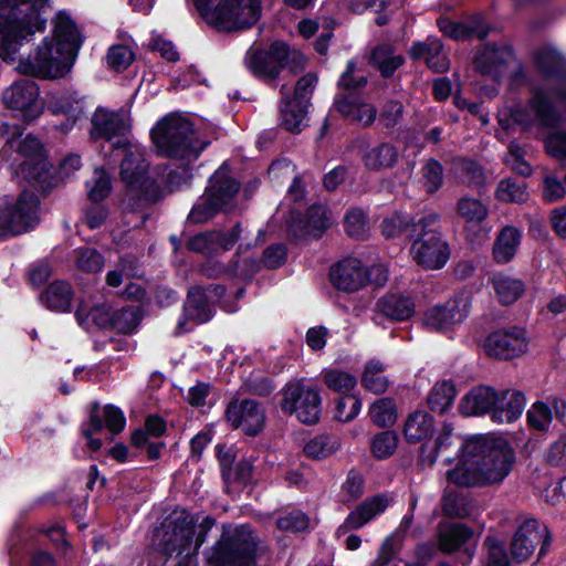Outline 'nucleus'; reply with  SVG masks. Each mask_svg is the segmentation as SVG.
<instances>
[{"instance_id": "f257e3e1", "label": "nucleus", "mask_w": 566, "mask_h": 566, "mask_svg": "<svg viewBox=\"0 0 566 566\" xmlns=\"http://www.w3.org/2000/svg\"><path fill=\"white\" fill-rule=\"evenodd\" d=\"M514 452L501 438L476 434L461 444V461L447 473L459 486H485L502 483L511 473Z\"/></svg>"}, {"instance_id": "f03ea898", "label": "nucleus", "mask_w": 566, "mask_h": 566, "mask_svg": "<svg viewBox=\"0 0 566 566\" xmlns=\"http://www.w3.org/2000/svg\"><path fill=\"white\" fill-rule=\"evenodd\" d=\"M83 44L82 34L74 21L64 12L52 20V29L24 60L19 61V73L43 80L66 76L74 66Z\"/></svg>"}, {"instance_id": "7ed1b4c3", "label": "nucleus", "mask_w": 566, "mask_h": 566, "mask_svg": "<svg viewBox=\"0 0 566 566\" xmlns=\"http://www.w3.org/2000/svg\"><path fill=\"white\" fill-rule=\"evenodd\" d=\"M46 0H0V57L13 62L21 46L45 29Z\"/></svg>"}, {"instance_id": "20e7f679", "label": "nucleus", "mask_w": 566, "mask_h": 566, "mask_svg": "<svg viewBox=\"0 0 566 566\" xmlns=\"http://www.w3.org/2000/svg\"><path fill=\"white\" fill-rule=\"evenodd\" d=\"M116 145L124 150L119 176L127 188L125 201L136 199L137 206H140L144 201H156L161 198L164 195L163 178L156 170H149L145 149L128 139L117 142Z\"/></svg>"}, {"instance_id": "39448f33", "label": "nucleus", "mask_w": 566, "mask_h": 566, "mask_svg": "<svg viewBox=\"0 0 566 566\" xmlns=\"http://www.w3.org/2000/svg\"><path fill=\"white\" fill-rule=\"evenodd\" d=\"M213 524L212 518L205 517L196 528L193 518L188 512H176L167 517L161 528L157 531L160 549L168 557H195Z\"/></svg>"}, {"instance_id": "423d86ee", "label": "nucleus", "mask_w": 566, "mask_h": 566, "mask_svg": "<svg viewBox=\"0 0 566 566\" xmlns=\"http://www.w3.org/2000/svg\"><path fill=\"white\" fill-rule=\"evenodd\" d=\"M563 114H566V81L559 83L556 92L535 90L528 107L516 106L500 112L499 123L504 129H509L511 123L507 117L511 116L513 122L523 127L535 123L542 127H553L562 120Z\"/></svg>"}, {"instance_id": "0eeeda50", "label": "nucleus", "mask_w": 566, "mask_h": 566, "mask_svg": "<svg viewBox=\"0 0 566 566\" xmlns=\"http://www.w3.org/2000/svg\"><path fill=\"white\" fill-rule=\"evenodd\" d=\"M151 138L163 156L195 160L207 146L196 136L190 122L177 114H170L159 120L151 129Z\"/></svg>"}, {"instance_id": "6e6552de", "label": "nucleus", "mask_w": 566, "mask_h": 566, "mask_svg": "<svg viewBox=\"0 0 566 566\" xmlns=\"http://www.w3.org/2000/svg\"><path fill=\"white\" fill-rule=\"evenodd\" d=\"M200 15L222 31L252 27L261 17L260 0H193Z\"/></svg>"}, {"instance_id": "1a4fd4ad", "label": "nucleus", "mask_w": 566, "mask_h": 566, "mask_svg": "<svg viewBox=\"0 0 566 566\" xmlns=\"http://www.w3.org/2000/svg\"><path fill=\"white\" fill-rule=\"evenodd\" d=\"M438 220L437 213L429 212L413 222L411 230V237L418 238L411 247L412 258L419 265L430 270L443 268L450 258L448 244L434 231Z\"/></svg>"}, {"instance_id": "9d476101", "label": "nucleus", "mask_w": 566, "mask_h": 566, "mask_svg": "<svg viewBox=\"0 0 566 566\" xmlns=\"http://www.w3.org/2000/svg\"><path fill=\"white\" fill-rule=\"evenodd\" d=\"M239 184L229 176L226 166H221L210 178L206 192L200 197L189 213L195 223H203L220 211H227L234 206Z\"/></svg>"}, {"instance_id": "9b49d317", "label": "nucleus", "mask_w": 566, "mask_h": 566, "mask_svg": "<svg viewBox=\"0 0 566 566\" xmlns=\"http://www.w3.org/2000/svg\"><path fill=\"white\" fill-rule=\"evenodd\" d=\"M262 549L252 531L240 526L232 535H223L207 555L209 566H256L255 557Z\"/></svg>"}, {"instance_id": "f8f14e48", "label": "nucleus", "mask_w": 566, "mask_h": 566, "mask_svg": "<svg viewBox=\"0 0 566 566\" xmlns=\"http://www.w3.org/2000/svg\"><path fill=\"white\" fill-rule=\"evenodd\" d=\"M329 277L337 290L356 292L369 283L382 285L388 279V271L381 264L368 268L360 260L348 258L332 266Z\"/></svg>"}, {"instance_id": "ddd939ff", "label": "nucleus", "mask_w": 566, "mask_h": 566, "mask_svg": "<svg viewBox=\"0 0 566 566\" xmlns=\"http://www.w3.org/2000/svg\"><path fill=\"white\" fill-rule=\"evenodd\" d=\"M245 63L254 75L272 80L286 66L292 72L297 67L303 69L305 56L297 51H290L284 42L277 41L271 45L269 52L249 51Z\"/></svg>"}, {"instance_id": "4468645a", "label": "nucleus", "mask_w": 566, "mask_h": 566, "mask_svg": "<svg viewBox=\"0 0 566 566\" xmlns=\"http://www.w3.org/2000/svg\"><path fill=\"white\" fill-rule=\"evenodd\" d=\"M39 222V199L24 191L15 200H0V235L20 234Z\"/></svg>"}, {"instance_id": "2eb2a0df", "label": "nucleus", "mask_w": 566, "mask_h": 566, "mask_svg": "<svg viewBox=\"0 0 566 566\" xmlns=\"http://www.w3.org/2000/svg\"><path fill=\"white\" fill-rule=\"evenodd\" d=\"M11 148L17 150L20 160L19 174L40 189L44 190V184L49 176V166L40 140L31 135L23 139L12 137L8 139Z\"/></svg>"}, {"instance_id": "dca6fc26", "label": "nucleus", "mask_w": 566, "mask_h": 566, "mask_svg": "<svg viewBox=\"0 0 566 566\" xmlns=\"http://www.w3.org/2000/svg\"><path fill=\"white\" fill-rule=\"evenodd\" d=\"M281 408L284 412L295 415L305 424H314L321 416L319 392L301 382H291L283 389Z\"/></svg>"}, {"instance_id": "f3484780", "label": "nucleus", "mask_w": 566, "mask_h": 566, "mask_svg": "<svg viewBox=\"0 0 566 566\" xmlns=\"http://www.w3.org/2000/svg\"><path fill=\"white\" fill-rule=\"evenodd\" d=\"M4 105L17 112L27 122L36 119L44 109L40 99V88L31 80H21L12 83L2 93Z\"/></svg>"}, {"instance_id": "a211bd4d", "label": "nucleus", "mask_w": 566, "mask_h": 566, "mask_svg": "<svg viewBox=\"0 0 566 566\" xmlns=\"http://www.w3.org/2000/svg\"><path fill=\"white\" fill-rule=\"evenodd\" d=\"M470 308L469 296L460 294L444 305L429 308L423 316V325L430 331L447 332L461 324L468 317Z\"/></svg>"}, {"instance_id": "6ab92c4d", "label": "nucleus", "mask_w": 566, "mask_h": 566, "mask_svg": "<svg viewBox=\"0 0 566 566\" xmlns=\"http://www.w3.org/2000/svg\"><path fill=\"white\" fill-rule=\"evenodd\" d=\"M476 69L496 81L517 73L520 64L509 46H488L474 60Z\"/></svg>"}, {"instance_id": "aec40b11", "label": "nucleus", "mask_w": 566, "mask_h": 566, "mask_svg": "<svg viewBox=\"0 0 566 566\" xmlns=\"http://www.w3.org/2000/svg\"><path fill=\"white\" fill-rule=\"evenodd\" d=\"M226 416L233 428L241 429L249 436L258 434L265 423L264 408L251 399L231 401Z\"/></svg>"}, {"instance_id": "412c9836", "label": "nucleus", "mask_w": 566, "mask_h": 566, "mask_svg": "<svg viewBox=\"0 0 566 566\" xmlns=\"http://www.w3.org/2000/svg\"><path fill=\"white\" fill-rule=\"evenodd\" d=\"M548 542V530L536 520H526L517 528L512 544L511 553L516 562L527 559L535 551V547L542 543L539 555L544 554Z\"/></svg>"}, {"instance_id": "4be33fe9", "label": "nucleus", "mask_w": 566, "mask_h": 566, "mask_svg": "<svg viewBox=\"0 0 566 566\" xmlns=\"http://www.w3.org/2000/svg\"><path fill=\"white\" fill-rule=\"evenodd\" d=\"M528 342L525 332L520 328L511 331H496L490 334L484 342V349L489 356L500 359H511L527 350Z\"/></svg>"}, {"instance_id": "5701e85b", "label": "nucleus", "mask_w": 566, "mask_h": 566, "mask_svg": "<svg viewBox=\"0 0 566 566\" xmlns=\"http://www.w3.org/2000/svg\"><path fill=\"white\" fill-rule=\"evenodd\" d=\"M90 135L93 139L112 140L115 136H120L124 140L125 134L130 128V117L127 112H112L103 107L96 108L91 118ZM120 142V139L118 140Z\"/></svg>"}, {"instance_id": "b1692460", "label": "nucleus", "mask_w": 566, "mask_h": 566, "mask_svg": "<svg viewBox=\"0 0 566 566\" xmlns=\"http://www.w3.org/2000/svg\"><path fill=\"white\" fill-rule=\"evenodd\" d=\"M224 289L216 285L208 289L192 287L188 293L185 304L184 316L195 324H201L212 317L210 303L217 302L223 295Z\"/></svg>"}, {"instance_id": "393cba45", "label": "nucleus", "mask_w": 566, "mask_h": 566, "mask_svg": "<svg viewBox=\"0 0 566 566\" xmlns=\"http://www.w3.org/2000/svg\"><path fill=\"white\" fill-rule=\"evenodd\" d=\"M242 230L235 226L228 232L212 231L191 237L187 242V248L193 252L207 256H213L222 251L230 250L239 240Z\"/></svg>"}, {"instance_id": "a878e982", "label": "nucleus", "mask_w": 566, "mask_h": 566, "mask_svg": "<svg viewBox=\"0 0 566 566\" xmlns=\"http://www.w3.org/2000/svg\"><path fill=\"white\" fill-rule=\"evenodd\" d=\"M390 503L391 499L385 494H378L367 499L347 515L343 524L337 528L336 534L339 536L350 530L361 528L382 514Z\"/></svg>"}, {"instance_id": "bb28decb", "label": "nucleus", "mask_w": 566, "mask_h": 566, "mask_svg": "<svg viewBox=\"0 0 566 566\" xmlns=\"http://www.w3.org/2000/svg\"><path fill=\"white\" fill-rule=\"evenodd\" d=\"M373 322L382 325L385 319L406 321L415 313V304L410 297L389 293L381 296L374 306Z\"/></svg>"}, {"instance_id": "cd10ccee", "label": "nucleus", "mask_w": 566, "mask_h": 566, "mask_svg": "<svg viewBox=\"0 0 566 566\" xmlns=\"http://www.w3.org/2000/svg\"><path fill=\"white\" fill-rule=\"evenodd\" d=\"M468 439L469 438H463L460 434H458L457 432H454V429L450 423H444L441 427V429L436 438L434 450L429 451L428 447L426 444H423L421 447L420 459H421L422 463H424L429 467H432L436 463L439 454L449 453L450 451H452L453 449L457 448L458 458H459L458 462H460L461 461V444L463 441H465Z\"/></svg>"}, {"instance_id": "c85d7f7f", "label": "nucleus", "mask_w": 566, "mask_h": 566, "mask_svg": "<svg viewBox=\"0 0 566 566\" xmlns=\"http://www.w3.org/2000/svg\"><path fill=\"white\" fill-rule=\"evenodd\" d=\"M524 407L525 398L520 391H496V401L492 408L491 418L497 423H510L522 415Z\"/></svg>"}, {"instance_id": "c756f323", "label": "nucleus", "mask_w": 566, "mask_h": 566, "mask_svg": "<svg viewBox=\"0 0 566 566\" xmlns=\"http://www.w3.org/2000/svg\"><path fill=\"white\" fill-rule=\"evenodd\" d=\"M495 401L496 390L488 386H478L462 397L459 410L467 417L491 415Z\"/></svg>"}, {"instance_id": "7c9ffc66", "label": "nucleus", "mask_w": 566, "mask_h": 566, "mask_svg": "<svg viewBox=\"0 0 566 566\" xmlns=\"http://www.w3.org/2000/svg\"><path fill=\"white\" fill-rule=\"evenodd\" d=\"M336 108L346 118L364 126L370 125L377 115L376 107L358 96H346L337 101Z\"/></svg>"}, {"instance_id": "2f4dec72", "label": "nucleus", "mask_w": 566, "mask_h": 566, "mask_svg": "<svg viewBox=\"0 0 566 566\" xmlns=\"http://www.w3.org/2000/svg\"><path fill=\"white\" fill-rule=\"evenodd\" d=\"M522 233L517 228L507 226L497 234L493 244V258L497 263H509L521 245Z\"/></svg>"}, {"instance_id": "473e14b6", "label": "nucleus", "mask_w": 566, "mask_h": 566, "mask_svg": "<svg viewBox=\"0 0 566 566\" xmlns=\"http://www.w3.org/2000/svg\"><path fill=\"white\" fill-rule=\"evenodd\" d=\"M73 298V289L65 281H55L51 283L41 294L40 301L51 311L69 312Z\"/></svg>"}, {"instance_id": "72a5a7b5", "label": "nucleus", "mask_w": 566, "mask_h": 566, "mask_svg": "<svg viewBox=\"0 0 566 566\" xmlns=\"http://www.w3.org/2000/svg\"><path fill=\"white\" fill-rule=\"evenodd\" d=\"M413 57H423L432 70L444 72L449 67V61L442 52L440 40L429 38L424 43H416L410 49Z\"/></svg>"}, {"instance_id": "f704fd0d", "label": "nucleus", "mask_w": 566, "mask_h": 566, "mask_svg": "<svg viewBox=\"0 0 566 566\" xmlns=\"http://www.w3.org/2000/svg\"><path fill=\"white\" fill-rule=\"evenodd\" d=\"M48 108L53 114L67 115L66 123L62 124L61 132H67L75 123L76 115L80 113V101L69 93H50L46 99Z\"/></svg>"}, {"instance_id": "c9c22d12", "label": "nucleus", "mask_w": 566, "mask_h": 566, "mask_svg": "<svg viewBox=\"0 0 566 566\" xmlns=\"http://www.w3.org/2000/svg\"><path fill=\"white\" fill-rule=\"evenodd\" d=\"M434 421L433 418L424 411H415L409 415L403 433L407 441L411 443L420 442L430 438L433 433Z\"/></svg>"}, {"instance_id": "e433bc0d", "label": "nucleus", "mask_w": 566, "mask_h": 566, "mask_svg": "<svg viewBox=\"0 0 566 566\" xmlns=\"http://www.w3.org/2000/svg\"><path fill=\"white\" fill-rule=\"evenodd\" d=\"M398 150L389 143H381L369 148L364 155V164L369 170L391 168L398 160Z\"/></svg>"}, {"instance_id": "4c0bfd02", "label": "nucleus", "mask_w": 566, "mask_h": 566, "mask_svg": "<svg viewBox=\"0 0 566 566\" xmlns=\"http://www.w3.org/2000/svg\"><path fill=\"white\" fill-rule=\"evenodd\" d=\"M472 536V532L463 524H443L438 532V542L441 551L451 553L461 547Z\"/></svg>"}, {"instance_id": "58836bf2", "label": "nucleus", "mask_w": 566, "mask_h": 566, "mask_svg": "<svg viewBox=\"0 0 566 566\" xmlns=\"http://www.w3.org/2000/svg\"><path fill=\"white\" fill-rule=\"evenodd\" d=\"M458 213L465 222V230L470 232L479 227L488 217V207L479 199L462 197L457 205Z\"/></svg>"}, {"instance_id": "ea45409f", "label": "nucleus", "mask_w": 566, "mask_h": 566, "mask_svg": "<svg viewBox=\"0 0 566 566\" xmlns=\"http://www.w3.org/2000/svg\"><path fill=\"white\" fill-rule=\"evenodd\" d=\"M306 103L300 99H283L281 124L292 133H298L306 125Z\"/></svg>"}, {"instance_id": "a19ab883", "label": "nucleus", "mask_w": 566, "mask_h": 566, "mask_svg": "<svg viewBox=\"0 0 566 566\" xmlns=\"http://www.w3.org/2000/svg\"><path fill=\"white\" fill-rule=\"evenodd\" d=\"M457 397V389L451 380H441L434 384L429 391L427 402L429 408L439 413L447 412Z\"/></svg>"}, {"instance_id": "79ce46f5", "label": "nucleus", "mask_w": 566, "mask_h": 566, "mask_svg": "<svg viewBox=\"0 0 566 566\" xmlns=\"http://www.w3.org/2000/svg\"><path fill=\"white\" fill-rule=\"evenodd\" d=\"M491 283L499 301L504 305L514 303L524 291V284L521 280L503 273L494 274Z\"/></svg>"}, {"instance_id": "37998d69", "label": "nucleus", "mask_w": 566, "mask_h": 566, "mask_svg": "<svg viewBox=\"0 0 566 566\" xmlns=\"http://www.w3.org/2000/svg\"><path fill=\"white\" fill-rule=\"evenodd\" d=\"M340 448V440L335 436L321 434L311 439L304 446V453L314 460L326 459Z\"/></svg>"}, {"instance_id": "c03bdc74", "label": "nucleus", "mask_w": 566, "mask_h": 566, "mask_svg": "<svg viewBox=\"0 0 566 566\" xmlns=\"http://www.w3.org/2000/svg\"><path fill=\"white\" fill-rule=\"evenodd\" d=\"M368 416L377 427H390L398 417L396 403L390 398H379L369 406Z\"/></svg>"}, {"instance_id": "a18cd8bd", "label": "nucleus", "mask_w": 566, "mask_h": 566, "mask_svg": "<svg viewBox=\"0 0 566 566\" xmlns=\"http://www.w3.org/2000/svg\"><path fill=\"white\" fill-rule=\"evenodd\" d=\"M334 222L331 211L325 206H313L303 226L304 234L319 237Z\"/></svg>"}, {"instance_id": "49530a36", "label": "nucleus", "mask_w": 566, "mask_h": 566, "mask_svg": "<svg viewBox=\"0 0 566 566\" xmlns=\"http://www.w3.org/2000/svg\"><path fill=\"white\" fill-rule=\"evenodd\" d=\"M322 377L331 390L343 396L348 395L357 385V378L354 375L337 368L324 369Z\"/></svg>"}, {"instance_id": "de8ad7c7", "label": "nucleus", "mask_w": 566, "mask_h": 566, "mask_svg": "<svg viewBox=\"0 0 566 566\" xmlns=\"http://www.w3.org/2000/svg\"><path fill=\"white\" fill-rule=\"evenodd\" d=\"M385 366L379 360H370L366 364L361 384L363 386L375 394H382L388 388V379L384 375Z\"/></svg>"}, {"instance_id": "09e8293b", "label": "nucleus", "mask_w": 566, "mask_h": 566, "mask_svg": "<svg viewBox=\"0 0 566 566\" xmlns=\"http://www.w3.org/2000/svg\"><path fill=\"white\" fill-rule=\"evenodd\" d=\"M113 307L108 303L94 305L92 308L82 302L76 310V318L83 324L85 318L91 317L92 321L101 328H109Z\"/></svg>"}, {"instance_id": "8fccbe9b", "label": "nucleus", "mask_w": 566, "mask_h": 566, "mask_svg": "<svg viewBox=\"0 0 566 566\" xmlns=\"http://www.w3.org/2000/svg\"><path fill=\"white\" fill-rule=\"evenodd\" d=\"M371 60L384 76L391 75L402 64L401 55L396 54L392 46L388 44L375 49Z\"/></svg>"}, {"instance_id": "3c124183", "label": "nucleus", "mask_w": 566, "mask_h": 566, "mask_svg": "<svg viewBox=\"0 0 566 566\" xmlns=\"http://www.w3.org/2000/svg\"><path fill=\"white\" fill-rule=\"evenodd\" d=\"M74 262L80 271L86 273H97L104 268L103 255L93 248H78L74 251Z\"/></svg>"}, {"instance_id": "603ef678", "label": "nucleus", "mask_w": 566, "mask_h": 566, "mask_svg": "<svg viewBox=\"0 0 566 566\" xmlns=\"http://www.w3.org/2000/svg\"><path fill=\"white\" fill-rule=\"evenodd\" d=\"M87 196L92 201L104 200L112 190L109 175L102 168H96L93 176L86 181Z\"/></svg>"}, {"instance_id": "864d4df0", "label": "nucleus", "mask_w": 566, "mask_h": 566, "mask_svg": "<svg viewBox=\"0 0 566 566\" xmlns=\"http://www.w3.org/2000/svg\"><path fill=\"white\" fill-rule=\"evenodd\" d=\"M398 447V436L395 431H382L376 434L370 443V450L379 460L391 457Z\"/></svg>"}, {"instance_id": "5fc2aeb1", "label": "nucleus", "mask_w": 566, "mask_h": 566, "mask_svg": "<svg viewBox=\"0 0 566 566\" xmlns=\"http://www.w3.org/2000/svg\"><path fill=\"white\" fill-rule=\"evenodd\" d=\"M139 323V316L133 307L113 310L109 328L118 333L129 334L134 332Z\"/></svg>"}, {"instance_id": "6e6d98bb", "label": "nucleus", "mask_w": 566, "mask_h": 566, "mask_svg": "<svg viewBox=\"0 0 566 566\" xmlns=\"http://www.w3.org/2000/svg\"><path fill=\"white\" fill-rule=\"evenodd\" d=\"M495 196L504 202H522L527 198L526 185L524 181L504 179L499 184Z\"/></svg>"}, {"instance_id": "4d7b16f0", "label": "nucleus", "mask_w": 566, "mask_h": 566, "mask_svg": "<svg viewBox=\"0 0 566 566\" xmlns=\"http://www.w3.org/2000/svg\"><path fill=\"white\" fill-rule=\"evenodd\" d=\"M135 60V53L128 44H114L106 54L108 67L115 71L126 70Z\"/></svg>"}, {"instance_id": "13d9d810", "label": "nucleus", "mask_w": 566, "mask_h": 566, "mask_svg": "<svg viewBox=\"0 0 566 566\" xmlns=\"http://www.w3.org/2000/svg\"><path fill=\"white\" fill-rule=\"evenodd\" d=\"M361 410V400L355 395H345L336 400L335 419L348 422L355 419Z\"/></svg>"}, {"instance_id": "bf43d9fd", "label": "nucleus", "mask_w": 566, "mask_h": 566, "mask_svg": "<svg viewBox=\"0 0 566 566\" xmlns=\"http://www.w3.org/2000/svg\"><path fill=\"white\" fill-rule=\"evenodd\" d=\"M488 29L481 17H476L468 22H455L452 39L465 40L471 36L482 39L486 36Z\"/></svg>"}, {"instance_id": "052dcab7", "label": "nucleus", "mask_w": 566, "mask_h": 566, "mask_svg": "<svg viewBox=\"0 0 566 566\" xmlns=\"http://www.w3.org/2000/svg\"><path fill=\"white\" fill-rule=\"evenodd\" d=\"M552 419V410L545 402H535L527 411L528 424L535 430H546Z\"/></svg>"}, {"instance_id": "680f3d73", "label": "nucleus", "mask_w": 566, "mask_h": 566, "mask_svg": "<svg viewBox=\"0 0 566 566\" xmlns=\"http://www.w3.org/2000/svg\"><path fill=\"white\" fill-rule=\"evenodd\" d=\"M412 224L408 216L396 212L390 217L386 218L381 226V231L387 238H396L405 231H409L411 235Z\"/></svg>"}, {"instance_id": "e2e57ef3", "label": "nucleus", "mask_w": 566, "mask_h": 566, "mask_svg": "<svg viewBox=\"0 0 566 566\" xmlns=\"http://www.w3.org/2000/svg\"><path fill=\"white\" fill-rule=\"evenodd\" d=\"M344 224L347 234L354 238H363L368 230L365 212L357 208L346 213Z\"/></svg>"}, {"instance_id": "0e129e2a", "label": "nucleus", "mask_w": 566, "mask_h": 566, "mask_svg": "<svg viewBox=\"0 0 566 566\" xmlns=\"http://www.w3.org/2000/svg\"><path fill=\"white\" fill-rule=\"evenodd\" d=\"M443 181V169L440 163L429 160L422 167V184L428 192L437 191Z\"/></svg>"}, {"instance_id": "69168bd1", "label": "nucleus", "mask_w": 566, "mask_h": 566, "mask_svg": "<svg viewBox=\"0 0 566 566\" xmlns=\"http://www.w3.org/2000/svg\"><path fill=\"white\" fill-rule=\"evenodd\" d=\"M524 155H525V151L522 147H520L516 144H512L510 146L509 154L505 157V163L516 174L527 177L532 174V167L524 159Z\"/></svg>"}, {"instance_id": "338daca9", "label": "nucleus", "mask_w": 566, "mask_h": 566, "mask_svg": "<svg viewBox=\"0 0 566 566\" xmlns=\"http://www.w3.org/2000/svg\"><path fill=\"white\" fill-rule=\"evenodd\" d=\"M548 155L566 163V130H555L544 140Z\"/></svg>"}, {"instance_id": "774afa93", "label": "nucleus", "mask_w": 566, "mask_h": 566, "mask_svg": "<svg viewBox=\"0 0 566 566\" xmlns=\"http://www.w3.org/2000/svg\"><path fill=\"white\" fill-rule=\"evenodd\" d=\"M485 546L488 547L486 566H510V559L503 544L489 536L485 539Z\"/></svg>"}]
</instances>
